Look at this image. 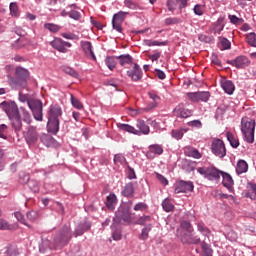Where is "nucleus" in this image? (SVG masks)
<instances>
[{"mask_svg":"<svg viewBox=\"0 0 256 256\" xmlns=\"http://www.w3.org/2000/svg\"><path fill=\"white\" fill-rule=\"evenodd\" d=\"M115 59H117V57H115V56H108L105 59V63L107 65L108 69H110V71H113V69H115V67H117V61Z\"/></svg>","mask_w":256,"mask_h":256,"instance_id":"38","label":"nucleus"},{"mask_svg":"<svg viewBox=\"0 0 256 256\" xmlns=\"http://www.w3.org/2000/svg\"><path fill=\"white\" fill-rule=\"evenodd\" d=\"M115 205H117V195L112 193L107 197L106 207L113 211V209H115Z\"/></svg>","mask_w":256,"mask_h":256,"instance_id":"32","label":"nucleus"},{"mask_svg":"<svg viewBox=\"0 0 256 256\" xmlns=\"http://www.w3.org/2000/svg\"><path fill=\"white\" fill-rule=\"evenodd\" d=\"M68 17H70V19H74V21H79L81 19V12L76 10H70L68 13Z\"/></svg>","mask_w":256,"mask_h":256,"instance_id":"49","label":"nucleus"},{"mask_svg":"<svg viewBox=\"0 0 256 256\" xmlns=\"http://www.w3.org/2000/svg\"><path fill=\"white\" fill-rule=\"evenodd\" d=\"M28 187L33 191L34 193H39V184L35 180H31L28 182Z\"/></svg>","mask_w":256,"mask_h":256,"instance_id":"55","label":"nucleus"},{"mask_svg":"<svg viewBox=\"0 0 256 256\" xmlns=\"http://www.w3.org/2000/svg\"><path fill=\"white\" fill-rule=\"evenodd\" d=\"M80 45H81V48L83 49V52L87 57H89V59H93V61L97 59V57H95V53L93 52V45H91V42L81 41Z\"/></svg>","mask_w":256,"mask_h":256,"instance_id":"22","label":"nucleus"},{"mask_svg":"<svg viewBox=\"0 0 256 256\" xmlns=\"http://www.w3.org/2000/svg\"><path fill=\"white\" fill-rule=\"evenodd\" d=\"M61 36L64 39H69L70 41H75V40L79 39V36H77L73 33H62Z\"/></svg>","mask_w":256,"mask_h":256,"instance_id":"61","label":"nucleus"},{"mask_svg":"<svg viewBox=\"0 0 256 256\" xmlns=\"http://www.w3.org/2000/svg\"><path fill=\"white\" fill-rule=\"evenodd\" d=\"M122 195L124 197H133V195H135V187L133 186V182L127 183L124 186V189L122 191Z\"/></svg>","mask_w":256,"mask_h":256,"instance_id":"30","label":"nucleus"},{"mask_svg":"<svg viewBox=\"0 0 256 256\" xmlns=\"http://www.w3.org/2000/svg\"><path fill=\"white\" fill-rule=\"evenodd\" d=\"M71 237H73L71 226H64L54 238L55 249H63L65 245L69 244Z\"/></svg>","mask_w":256,"mask_h":256,"instance_id":"2","label":"nucleus"},{"mask_svg":"<svg viewBox=\"0 0 256 256\" xmlns=\"http://www.w3.org/2000/svg\"><path fill=\"white\" fill-rule=\"evenodd\" d=\"M165 25H177V23H181V19L174 17V18H166L164 21Z\"/></svg>","mask_w":256,"mask_h":256,"instance_id":"58","label":"nucleus"},{"mask_svg":"<svg viewBox=\"0 0 256 256\" xmlns=\"http://www.w3.org/2000/svg\"><path fill=\"white\" fill-rule=\"evenodd\" d=\"M174 114L176 117H180L181 119H187V117H191V115H193V112L189 109L178 106L174 109Z\"/></svg>","mask_w":256,"mask_h":256,"instance_id":"23","label":"nucleus"},{"mask_svg":"<svg viewBox=\"0 0 256 256\" xmlns=\"http://www.w3.org/2000/svg\"><path fill=\"white\" fill-rule=\"evenodd\" d=\"M114 222L121 223V225H131V223L133 222V217L131 216V213H129V212L122 213L121 210H119L116 213Z\"/></svg>","mask_w":256,"mask_h":256,"instance_id":"12","label":"nucleus"},{"mask_svg":"<svg viewBox=\"0 0 256 256\" xmlns=\"http://www.w3.org/2000/svg\"><path fill=\"white\" fill-rule=\"evenodd\" d=\"M47 129L49 133H53V135H57V133H59V120L48 119Z\"/></svg>","mask_w":256,"mask_h":256,"instance_id":"27","label":"nucleus"},{"mask_svg":"<svg viewBox=\"0 0 256 256\" xmlns=\"http://www.w3.org/2000/svg\"><path fill=\"white\" fill-rule=\"evenodd\" d=\"M249 171V164L245 160H239L236 165V173L237 175H243V173H247Z\"/></svg>","mask_w":256,"mask_h":256,"instance_id":"26","label":"nucleus"},{"mask_svg":"<svg viewBox=\"0 0 256 256\" xmlns=\"http://www.w3.org/2000/svg\"><path fill=\"white\" fill-rule=\"evenodd\" d=\"M241 132L247 143L255 142V120L243 117L241 120Z\"/></svg>","mask_w":256,"mask_h":256,"instance_id":"1","label":"nucleus"},{"mask_svg":"<svg viewBox=\"0 0 256 256\" xmlns=\"http://www.w3.org/2000/svg\"><path fill=\"white\" fill-rule=\"evenodd\" d=\"M71 103L75 107V109H83V104H81L79 99L75 98L73 94H71Z\"/></svg>","mask_w":256,"mask_h":256,"instance_id":"57","label":"nucleus"},{"mask_svg":"<svg viewBox=\"0 0 256 256\" xmlns=\"http://www.w3.org/2000/svg\"><path fill=\"white\" fill-rule=\"evenodd\" d=\"M172 137L174 139H182L183 138V130H173Z\"/></svg>","mask_w":256,"mask_h":256,"instance_id":"64","label":"nucleus"},{"mask_svg":"<svg viewBox=\"0 0 256 256\" xmlns=\"http://www.w3.org/2000/svg\"><path fill=\"white\" fill-rule=\"evenodd\" d=\"M155 155H163V147L159 144H152L146 153L148 159H155Z\"/></svg>","mask_w":256,"mask_h":256,"instance_id":"21","label":"nucleus"},{"mask_svg":"<svg viewBox=\"0 0 256 256\" xmlns=\"http://www.w3.org/2000/svg\"><path fill=\"white\" fill-rule=\"evenodd\" d=\"M227 63L233 67H236V69H245V67H249L251 61H249L247 56H238L236 59L229 60Z\"/></svg>","mask_w":256,"mask_h":256,"instance_id":"13","label":"nucleus"},{"mask_svg":"<svg viewBox=\"0 0 256 256\" xmlns=\"http://www.w3.org/2000/svg\"><path fill=\"white\" fill-rule=\"evenodd\" d=\"M230 23L233 25H239V23H243V18H239L236 15H229Z\"/></svg>","mask_w":256,"mask_h":256,"instance_id":"59","label":"nucleus"},{"mask_svg":"<svg viewBox=\"0 0 256 256\" xmlns=\"http://www.w3.org/2000/svg\"><path fill=\"white\" fill-rule=\"evenodd\" d=\"M23 137L28 145H35L39 141V133L37 127L28 126L23 132Z\"/></svg>","mask_w":256,"mask_h":256,"instance_id":"7","label":"nucleus"},{"mask_svg":"<svg viewBox=\"0 0 256 256\" xmlns=\"http://www.w3.org/2000/svg\"><path fill=\"white\" fill-rule=\"evenodd\" d=\"M28 107L31 109L36 121H43V103L40 100L28 101Z\"/></svg>","mask_w":256,"mask_h":256,"instance_id":"6","label":"nucleus"},{"mask_svg":"<svg viewBox=\"0 0 256 256\" xmlns=\"http://www.w3.org/2000/svg\"><path fill=\"white\" fill-rule=\"evenodd\" d=\"M6 132H7V125L0 124V137H1V139H7V136L5 135Z\"/></svg>","mask_w":256,"mask_h":256,"instance_id":"63","label":"nucleus"},{"mask_svg":"<svg viewBox=\"0 0 256 256\" xmlns=\"http://www.w3.org/2000/svg\"><path fill=\"white\" fill-rule=\"evenodd\" d=\"M89 229H91V222L84 220L76 225L73 235L74 237H81Z\"/></svg>","mask_w":256,"mask_h":256,"instance_id":"15","label":"nucleus"},{"mask_svg":"<svg viewBox=\"0 0 256 256\" xmlns=\"http://www.w3.org/2000/svg\"><path fill=\"white\" fill-rule=\"evenodd\" d=\"M26 216H27V219H29V221H37V219H39V212L32 210L28 212Z\"/></svg>","mask_w":256,"mask_h":256,"instance_id":"53","label":"nucleus"},{"mask_svg":"<svg viewBox=\"0 0 256 256\" xmlns=\"http://www.w3.org/2000/svg\"><path fill=\"white\" fill-rule=\"evenodd\" d=\"M50 45H52L56 51H59V53H67V51H69V49L72 47L71 43L64 41L61 38H55L52 42H50Z\"/></svg>","mask_w":256,"mask_h":256,"instance_id":"10","label":"nucleus"},{"mask_svg":"<svg viewBox=\"0 0 256 256\" xmlns=\"http://www.w3.org/2000/svg\"><path fill=\"white\" fill-rule=\"evenodd\" d=\"M11 121V126L15 131H19L23 127V123L21 122V115L18 114L17 116H12L9 118Z\"/></svg>","mask_w":256,"mask_h":256,"instance_id":"29","label":"nucleus"},{"mask_svg":"<svg viewBox=\"0 0 256 256\" xmlns=\"http://www.w3.org/2000/svg\"><path fill=\"white\" fill-rule=\"evenodd\" d=\"M177 5H179V0H168L167 7L169 11H175L177 9Z\"/></svg>","mask_w":256,"mask_h":256,"instance_id":"52","label":"nucleus"},{"mask_svg":"<svg viewBox=\"0 0 256 256\" xmlns=\"http://www.w3.org/2000/svg\"><path fill=\"white\" fill-rule=\"evenodd\" d=\"M44 27L45 29H48L50 33H59V31H61V26L53 23H46Z\"/></svg>","mask_w":256,"mask_h":256,"instance_id":"44","label":"nucleus"},{"mask_svg":"<svg viewBox=\"0 0 256 256\" xmlns=\"http://www.w3.org/2000/svg\"><path fill=\"white\" fill-rule=\"evenodd\" d=\"M151 229H153V226L151 224H148L146 227H144L139 236V239H141L142 241L149 239V232L151 231Z\"/></svg>","mask_w":256,"mask_h":256,"instance_id":"39","label":"nucleus"},{"mask_svg":"<svg viewBox=\"0 0 256 256\" xmlns=\"http://www.w3.org/2000/svg\"><path fill=\"white\" fill-rule=\"evenodd\" d=\"M15 75L19 80L12 79L10 85L14 87V89H25L27 87V79H29V70L23 67H16Z\"/></svg>","mask_w":256,"mask_h":256,"instance_id":"3","label":"nucleus"},{"mask_svg":"<svg viewBox=\"0 0 256 256\" xmlns=\"http://www.w3.org/2000/svg\"><path fill=\"white\" fill-rule=\"evenodd\" d=\"M211 151L215 157L223 159L227 155V148L221 139H214L211 144Z\"/></svg>","mask_w":256,"mask_h":256,"instance_id":"5","label":"nucleus"},{"mask_svg":"<svg viewBox=\"0 0 256 256\" xmlns=\"http://www.w3.org/2000/svg\"><path fill=\"white\" fill-rule=\"evenodd\" d=\"M197 231L204 236V241H211V237H213V233L211 229H209L203 222L196 223Z\"/></svg>","mask_w":256,"mask_h":256,"instance_id":"19","label":"nucleus"},{"mask_svg":"<svg viewBox=\"0 0 256 256\" xmlns=\"http://www.w3.org/2000/svg\"><path fill=\"white\" fill-rule=\"evenodd\" d=\"M189 157H193L194 159H201V154L197 151V149L189 150Z\"/></svg>","mask_w":256,"mask_h":256,"instance_id":"62","label":"nucleus"},{"mask_svg":"<svg viewBox=\"0 0 256 256\" xmlns=\"http://www.w3.org/2000/svg\"><path fill=\"white\" fill-rule=\"evenodd\" d=\"M186 95L190 101H193V103H199V101L207 103L209 97H211L209 92H188Z\"/></svg>","mask_w":256,"mask_h":256,"instance_id":"11","label":"nucleus"},{"mask_svg":"<svg viewBox=\"0 0 256 256\" xmlns=\"http://www.w3.org/2000/svg\"><path fill=\"white\" fill-rule=\"evenodd\" d=\"M9 9L10 15H12V17H19V6H17V3H10Z\"/></svg>","mask_w":256,"mask_h":256,"instance_id":"46","label":"nucleus"},{"mask_svg":"<svg viewBox=\"0 0 256 256\" xmlns=\"http://www.w3.org/2000/svg\"><path fill=\"white\" fill-rule=\"evenodd\" d=\"M22 111V117H23V122L27 123L28 125H31V114L29 111L25 110V108H21Z\"/></svg>","mask_w":256,"mask_h":256,"instance_id":"48","label":"nucleus"},{"mask_svg":"<svg viewBox=\"0 0 256 256\" xmlns=\"http://www.w3.org/2000/svg\"><path fill=\"white\" fill-rule=\"evenodd\" d=\"M222 176V184L226 187V189H231V187H233V185L235 184V182L233 181V177H231L229 175V173L226 172H222V174H220Z\"/></svg>","mask_w":256,"mask_h":256,"instance_id":"28","label":"nucleus"},{"mask_svg":"<svg viewBox=\"0 0 256 256\" xmlns=\"http://www.w3.org/2000/svg\"><path fill=\"white\" fill-rule=\"evenodd\" d=\"M128 77H130L131 81H141L143 79V70L139 67V64H134L132 70L127 71Z\"/></svg>","mask_w":256,"mask_h":256,"instance_id":"16","label":"nucleus"},{"mask_svg":"<svg viewBox=\"0 0 256 256\" xmlns=\"http://www.w3.org/2000/svg\"><path fill=\"white\" fill-rule=\"evenodd\" d=\"M64 72H66V74L70 75L71 77H75L76 79L79 77V73H77V71L73 70L71 67L64 68Z\"/></svg>","mask_w":256,"mask_h":256,"instance_id":"60","label":"nucleus"},{"mask_svg":"<svg viewBox=\"0 0 256 256\" xmlns=\"http://www.w3.org/2000/svg\"><path fill=\"white\" fill-rule=\"evenodd\" d=\"M61 115H63V110L61 109V106H59V104H54L50 106L48 119L59 121V117H61Z\"/></svg>","mask_w":256,"mask_h":256,"instance_id":"17","label":"nucleus"},{"mask_svg":"<svg viewBox=\"0 0 256 256\" xmlns=\"http://www.w3.org/2000/svg\"><path fill=\"white\" fill-rule=\"evenodd\" d=\"M162 208L164 209V211H166V213H171V211L175 209V206L171 203V200L166 198L162 202Z\"/></svg>","mask_w":256,"mask_h":256,"instance_id":"41","label":"nucleus"},{"mask_svg":"<svg viewBox=\"0 0 256 256\" xmlns=\"http://www.w3.org/2000/svg\"><path fill=\"white\" fill-rule=\"evenodd\" d=\"M0 107L5 111L6 115L10 119L11 117H17L19 114V107L15 102L3 101L0 103Z\"/></svg>","mask_w":256,"mask_h":256,"instance_id":"8","label":"nucleus"},{"mask_svg":"<svg viewBox=\"0 0 256 256\" xmlns=\"http://www.w3.org/2000/svg\"><path fill=\"white\" fill-rule=\"evenodd\" d=\"M246 43H248L250 47H256V34L254 32L246 34Z\"/></svg>","mask_w":256,"mask_h":256,"instance_id":"42","label":"nucleus"},{"mask_svg":"<svg viewBox=\"0 0 256 256\" xmlns=\"http://www.w3.org/2000/svg\"><path fill=\"white\" fill-rule=\"evenodd\" d=\"M150 99H152V102L148 105L147 108H145V111H151V109H155L157 107V101H159V96L153 92H150L149 94Z\"/></svg>","mask_w":256,"mask_h":256,"instance_id":"33","label":"nucleus"},{"mask_svg":"<svg viewBox=\"0 0 256 256\" xmlns=\"http://www.w3.org/2000/svg\"><path fill=\"white\" fill-rule=\"evenodd\" d=\"M125 17H127V12L120 11L114 14L112 18V27L118 33H123V21H125Z\"/></svg>","mask_w":256,"mask_h":256,"instance_id":"9","label":"nucleus"},{"mask_svg":"<svg viewBox=\"0 0 256 256\" xmlns=\"http://www.w3.org/2000/svg\"><path fill=\"white\" fill-rule=\"evenodd\" d=\"M116 59L119 60L122 67H125V65H131V63H133V57L129 54L117 56Z\"/></svg>","mask_w":256,"mask_h":256,"instance_id":"31","label":"nucleus"},{"mask_svg":"<svg viewBox=\"0 0 256 256\" xmlns=\"http://www.w3.org/2000/svg\"><path fill=\"white\" fill-rule=\"evenodd\" d=\"M151 222V216L147 215V216H141L140 218H138L136 225H145L146 223Z\"/></svg>","mask_w":256,"mask_h":256,"instance_id":"51","label":"nucleus"},{"mask_svg":"<svg viewBox=\"0 0 256 256\" xmlns=\"http://www.w3.org/2000/svg\"><path fill=\"white\" fill-rule=\"evenodd\" d=\"M201 247L205 256H213V249L211 248V245L207 243V241L203 240L201 242Z\"/></svg>","mask_w":256,"mask_h":256,"instance_id":"36","label":"nucleus"},{"mask_svg":"<svg viewBox=\"0 0 256 256\" xmlns=\"http://www.w3.org/2000/svg\"><path fill=\"white\" fill-rule=\"evenodd\" d=\"M224 28H225V25L223 24V22H221V21L218 20V21L214 24L213 32H214V33H221V31H223Z\"/></svg>","mask_w":256,"mask_h":256,"instance_id":"54","label":"nucleus"},{"mask_svg":"<svg viewBox=\"0 0 256 256\" xmlns=\"http://www.w3.org/2000/svg\"><path fill=\"white\" fill-rule=\"evenodd\" d=\"M138 134L136 135H149V126L143 120H137L136 123Z\"/></svg>","mask_w":256,"mask_h":256,"instance_id":"25","label":"nucleus"},{"mask_svg":"<svg viewBox=\"0 0 256 256\" xmlns=\"http://www.w3.org/2000/svg\"><path fill=\"white\" fill-rule=\"evenodd\" d=\"M144 45H147V47H163L167 45V42H159L157 40H144Z\"/></svg>","mask_w":256,"mask_h":256,"instance_id":"40","label":"nucleus"},{"mask_svg":"<svg viewBox=\"0 0 256 256\" xmlns=\"http://www.w3.org/2000/svg\"><path fill=\"white\" fill-rule=\"evenodd\" d=\"M114 163H120V165H125V163H127V160L122 154H116L114 156Z\"/></svg>","mask_w":256,"mask_h":256,"instance_id":"56","label":"nucleus"},{"mask_svg":"<svg viewBox=\"0 0 256 256\" xmlns=\"http://www.w3.org/2000/svg\"><path fill=\"white\" fill-rule=\"evenodd\" d=\"M40 141L46 145V147H51L53 143H55V139L51 137V135L48 134H42L40 137Z\"/></svg>","mask_w":256,"mask_h":256,"instance_id":"35","label":"nucleus"},{"mask_svg":"<svg viewBox=\"0 0 256 256\" xmlns=\"http://www.w3.org/2000/svg\"><path fill=\"white\" fill-rule=\"evenodd\" d=\"M181 229L183 230L182 235L183 233H193V226L190 222L183 221L181 223Z\"/></svg>","mask_w":256,"mask_h":256,"instance_id":"45","label":"nucleus"},{"mask_svg":"<svg viewBox=\"0 0 256 256\" xmlns=\"http://www.w3.org/2000/svg\"><path fill=\"white\" fill-rule=\"evenodd\" d=\"M194 187L195 186H193V182L180 181L176 185L174 192L176 194L187 193L189 191H193Z\"/></svg>","mask_w":256,"mask_h":256,"instance_id":"20","label":"nucleus"},{"mask_svg":"<svg viewBox=\"0 0 256 256\" xmlns=\"http://www.w3.org/2000/svg\"><path fill=\"white\" fill-rule=\"evenodd\" d=\"M226 137L231 147H233L234 149H237V147H239V139L235 138V136L231 132H227Z\"/></svg>","mask_w":256,"mask_h":256,"instance_id":"37","label":"nucleus"},{"mask_svg":"<svg viewBox=\"0 0 256 256\" xmlns=\"http://www.w3.org/2000/svg\"><path fill=\"white\" fill-rule=\"evenodd\" d=\"M149 209V206L145 202H138L134 205V211H147Z\"/></svg>","mask_w":256,"mask_h":256,"instance_id":"47","label":"nucleus"},{"mask_svg":"<svg viewBox=\"0 0 256 256\" xmlns=\"http://www.w3.org/2000/svg\"><path fill=\"white\" fill-rule=\"evenodd\" d=\"M197 171L200 173V175H203L209 181H215L219 179L223 173V171L218 170L215 167H199L197 168Z\"/></svg>","mask_w":256,"mask_h":256,"instance_id":"4","label":"nucleus"},{"mask_svg":"<svg viewBox=\"0 0 256 256\" xmlns=\"http://www.w3.org/2000/svg\"><path fill=\"white\" fill-rule=\"evenodd\" d=\"M6 256H18L19 255V250L15 247H7L5 251Z\"/></svg>","mask_w":256,"mask_h":256,"instance_id":"50","label":"nucleus"},{"mask_svg":"<svg viewBox=\"0 0 256 256\" xmlns=\"http://www.w3.org/2000/svg\"><path fill=\"white\" fill-rule=\"evenodd\" d=\"M221 87L228 95H233L235 92V84L231 80H225L221 82Z\"/></svg>","mask_w":256,"mask_h":256,"instance_id":"24","label":"nucleus"},{"mask_svg":"<svg viewBox=\"0 0 256 256\" xmlns=\"http://www.w3.org/2000/svg\"><path fill=\"white\" fill-rule=\"evenodd\" d=\"M118 128L120 131H126L127 133H132L133 135L139 134V131L129 124H118Z\"/></svg>","mask_w":256,"mask_h":256,"instance_id":"34","label":"nucleus"},{"mask_svg":"<svg viewBox=\"0 0 256 256\" xmlns=\"http://www.w3.org/2000/svg\"><path fill=\"white\" fill-rule=\"evenodd\" d=\"M180 239L186 245H199L201 243V238L193 235V232L183 233Z\"/></svg>","mask_w":256,"mask_h":256,"instance_id":"14","label":"nucleus"},{"mask_svg":"<svg viewBox=\"0 0 256 256\" xmlns=\"http://www.w3.org/2000/svg\"><path fill=\"white\" fill-rule=\"evenodd\" d=\"M220 49L222 51H226L227 49H231V42L227 38L220 37L219 38Z\"/></svg>","mask_w":256,"mask_h":256,"instance_id":"43","label":"nucleus"},{"mask_svg":"<svg viewBox=\"0 0 256 256\" xmlns=\"http://www.w3.org/2000/svg\"><path fill=\"white\" fill-rule=\"evenodd\" d=\"M197 231L204 236V241H211V237H213V233L211 229H209L203 222L196 223Z\"/></svg>","mask_w":256,"mask_h":256,"instance_id":"18","label":"nucleus"}]
</instances>
